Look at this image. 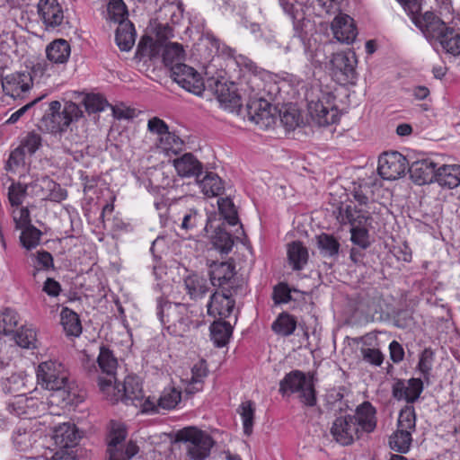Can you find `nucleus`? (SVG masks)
<instances>
[{
  "label": "nucleus",
  "mask_w": 460,
  "mask_h": 460,
  "mask_svg": "<svg viewBox=\"0 0 460 460\" xmlns=\"http://www.w3.org/2000/svg\"><path fill=\"white\" fill-rule=\"evenodd\" d=\"M269 84L261 75L251 74L242 86L246 100L248 119L261 128H268L275 123L272 111L275 110L267 100L270 95Z\"/></svg>",
  "instance_id": "1"
},
{
  "label": "nucleus",
  "mask_w": 460,
  "mask_h": 460,
  "mask_svg": "<svg viewBox=\"0 0 460 460\" xmlns=\"http://www.w3.org/2000/svg\"><path fill=\"white\" fill-rule=\"evenodd\" d=\"M376 427V410L365 402L356 409L355 415L337 417L331 427V435L341 446L351 445L363 432L370 433Z\"/></svg>",
  "instance_id": "2"
},
{
  "label": "nucleus",
  "mask_w": 460,
  "mask_h": 460,
  "mask_svg": "<svg viewBox=\"0 0 460 460\" xmlns=\"http://www.w3.org/2000/svg\"><path fill=\"white\" fill-rule=\"evenodd\" d=\"M37 384L45 390L53 392L52 397L59 396L66 405L77 403V390L69 380L66 367L57 360L40 363L36 369Z\"/></svg>",
  "instance_id": "3"
},
{
  "label": "nucleus",
  "mask_w": 460,
  "mask_h": 460,
  "mask_svg": "<svg viewBox=\"0 0 460 460\" xmlns=\"http://www.w3.org/2000/svg\"><path fill=\"white\" fill-rule=\"evenodd\" d=\"M157 315L163 326L173 336H183L192 323L187 305L172 303L163 298L157 300Z\"/></svg>",
  "instance_id": "4"
},
{
  "label": "nucleus",
  "mask_w": 460,
  "mask_h": 460,
  "mask_svg": "<svg viewBox=\"0 0 460 460\" xmlns=\"http://www.w3.org/2000/svg\"><path fill=\"white\" fill-rule=\"evenodd\" d=\"M279 392L283 397L296 394L305 406L312 407L316 403L314 382L301 370H292L286 374L279 382Z\"/></svg>",
  "instance_id": "5"
},
{
  "label": "nucleus",
  "mask_w": 460,
  "mask_h": 460,
  "mask_svg": "<svg viewBox=\"0 0 460 460\" xmlns=\"http://www.w3.org/2000/svg\"><path fill=\"white\" fill-rule=\"evenodd\" d=\"M399 3L427 40H436L447 28V24L433 12L426 11L421 13V4L419 0H401Z\"/></svg>",
  "instance_id": "6"
},
{
  "label": "nucleus",
  "mask_w": 460,
  "mask_h": 460,
  "mask_svg": "<svg viewBox=\"0 0 460 460\" xmlns=\"http://www.w3.org/2000/svg\"><path fill=\"white\" fill-rule=\"evenodd\" d=\"M176 441L186 445L187 456L191 460H205L215 444L212 437L197 427L183 428L176 433Z\"/></svg>",
  "instance_id": "7"
},
{
  "label": "nucleus",
  "mask_w": 460,
  "mask_h": 460,
  "mask_svg": "<svg viewBox=\"0 0 460 460\" xmlns=\"http://www.w3.org/2000/svg\"><path fill=\"white\" fill-rule=\"evenodd\" d=\"M115 387L116 390H110V396L107 394H103L107 400L112 403L122 401L126 404L132 403L137 405V402H141L144 398L141 383L136 376H127L123 385H121V388L119 385L116 384Z\"/></svg>",
  "instance_id": "8"
},
{
  "label": "nucleus",
  "mask_w": 460,
  "mask_h": 460,
  "mask_svg": "<svg viewBox=\"0 0 460 460\" xmlns=\"http://www.w3.org/2000/svg\"><path fill=\"white\" fill-rule=\"evenodd\" d=\"M97 362L102 372L107 375L106 378H99L100 390L110 396V390H116L115 375L118 367V359L109 348L102 346Z\"/></svg>",
  "instance_id": "9"
},
{
  "label": "nucleus",
  "mask_w": 460,
  "mask_h": 460,
  "mask_svg": "<svg viewBox=\"0 0 460 460\" xmlns=\"http://www.w3.org/2000/svg\"><path fill=\"white\" fill-rule=\"evenodd\" d=\"M171 76L181 87L196 95L201 94L204 90V82L199 73L185 64L173 66Z\"/></svg>",
  "instance_id": "10"
},
{
  "label": "nucleus",
  "mask_w": 460,
  "mask_h": 460,
  "mask_svg": "<svg viewBox=\"0 0 460 460\" xmlns=\"http://www.w3.org/2000/svg\"><path fill=\"white\" fill-rule=\"evenodd\" d=\"M208 86L214 91L218 102L226 109L234 110L242 105V96L238 93V88L234 83L215 78L208 79Z\"/></svg>",
  "instance_id": "11"
},
{
  "label": "nucleus",
  "mask_w": 460,
  "mask_h": 460,
  "mask_svg": "<svg viewBox=\"0 0 460 460\" xmlns=\"http://www.w3.org/2000/svg\"><path fill=\"white\" fill-rule=\"evenodd\" d=\"M334 97L327 95L317 102H311L308 105L313 119L319 126L334 124L339 119V111L335 107Z\"/></svg>",
  "instance_id": "12"
},
{
  "label": "nucleus",
  "mask_w": 460,
  "mask_h": 460,
  "mask_svg": "<svg viewBox=\"0 0 460 460\" xmlns=\"http://www.w3.org/2000/svg\"><path fill=\"white\" fill-rule=\"evenodd\" d=\"M235 293V290L230 292L225 290L214 292L210 296L207 305L208 314L219 320L230 317L235 305V301L232 297Z\"/></svg>",
  "instance_id": "13"
},
{
  "label": "nucleus",
  "mask_w": 460,
  "mask_h": 460,
  "mask_svg": "<svg viewBox=\"0 0 460 460\" xmlns=\"http://www.w3.org/2000/svg\"><path fill=\"white\" fill-rule=\"evenodd\" d=\"M405 157L398 152L385 153L378 160V173L388 181L402 177L406 170Z\"/></svg>",
  "instance_id": "14"
},
{
  "label": "nucleus",
  "mask_w": 460,
  "mask_h": 460,
  "mask_svg": "<svg viewBox=\"0 0 460 460\" xmlns=\"http://www.w3.org/2000/svg\"><path fill=\"white\" fill-rule=\"evenodd\" d=\"M210 282L226 292L237 290L234 267L229 262H214L209 270Z\"/></svg>",
  "instance_id": "15"
},
{
  "label": "nucleus",
  "mask_w": 460,
  "mask_h": 460,
  "mask_svg": "<svg viewBox=\"0 0 460 460\" xmlns=\"http://www.w3.org/2000/svg\"><path fill=\"white\" fill-rule=\"evenodd\" d=\"M33 84L31 73L27 71L15 72L2 79V89L4 94L13 98H21L29 92Z\"/></svg>",
  "instance_id": "16"
},
{
  "label": "nucleus",
  "mask_w": 460,
  "mask_h": 460,
  "mask_svg": "<svg viewBox=\"0 0 460 460\" xmlns=\"http://www.w3.org/2000/svg\"><path fill=\"white\" fill-rule=\"evenodd\" d=\"M46 410V404L32 397L18 395L8 403L7 411L16 416H25L29 419L36 418L41 411Z\"/></svg>",
  "instance_id": "17"
},
{
  "label": "nucleus",
  "mask_w": 460,
  "mask_h": 460,
  "mask_svg": "<svg viewBox=\"0 0 460 460\" xmlns=\"http://www.w3.org/2000/svg\"><path fill=\"white\" fill-rule=\"evenodd\" d=\"M438 164L431 158L414 161L409 166L410 177L418 185L435 182Z\"/></svg>",
  "instance_id": "18"
},
{
  "label": "nucleus",
  "mask_w": 460,
  "mask_h": 460,
  "mask_svg": "<svg viewBox=\"0 0 460 460\" xmlns=\"http://www.w3.org/2000/svg\"><path fill=\"white\" fill-rule=\"evenodd\" d=\"M82 116V111L77 104L72 102L65 103L61 112L46 114L45 119L49 120V127L53 132L64 131L73 120Z\"/></svg>",
  "instance_id": "19"
},
{
  "label": "nucleus",
  "mask_w": 460,
  "mask_h": 460,
  "mask_svg": "<svg viewBox=\"0 0 460 460\" xmlns=\"http://www.w3.org/2000/svg\"><path fill=\"white\" fill-rule=\"evenodd\" d=\"M38 13L48 29L60 26L64 21V10L58 0H40Z\"/></svg>",
  "instance_id": "20"
},
{
  "label": "nucleus",
  "mask_w": 460,
  "mask_h": 460,
  "mask_svg": "<svg viewBox=\"0 0 460 460\" xmlns=\"http://www.w3.org/2000/svg\"><path fill=\"white\" fill-rule=\"evenodd\" d=\"M331 28L334 38L341 43H352L358 34L353 19L343 13L338 14L333 19Z\"/></svg>",
  "instance_id": "21"
},
{
  "label": "nucleus",
  "mask_w": 460,
  "mask_h": 460,
  "mask_svg": "<svg viewBox=\"0 0 460 460\" xmlns=\"http://www.w3.org/2000/svg\"><path fill=\"white\" fill-rule=\"evenodd\" d=\"M42 432L32 430L23 426H18L13 432L12 442L14 447L22 452H28L33 448L41 447L39 440L41 438Z\"/></svg>",
  "instance_id": "22"
},
{
  "label": "nucleus",
  "mask_w": 460,
  "mask_h": 460,
  "mask_svg": "<svg viewBox=\"0 0 460 460\" xmlns=\"http://www.w3.org/2000/svg\"><path fill=\"white\" fill-rule=\"evenodd\" d=\"M334 74L340 73L344 76L343 80L349 82L356 77V54L352 51L339 52L333 54L331 59Z\"/></svg>",
  "instance_id": "23"
},
{
  "label": "nucleus",
  "mask_w": 460,
  "mask_h": 460,
  "mask_svg": "<svg viewBox=\"0 0 460 460\" xmlns=\"http://www.w3.org/2000/svg\"><path fill=\"white\" fill-rule=\"evenodd\" d=\"M173 166L179 176L186 178L196 177V180L203 170L202 164L191 153H186L181 157L174 159Z\"/></svg>",
  "instance_id": "24"
},
{
  "label": "nucleus",
  "mask_w": 460,
  "mask_h": 460,
  "mask_svg": "<svg viewBox=\"0 0 460 460\" xmlns=\"http://www.w3.org/2000/svg\"><path fill=\"white\" fill-rule=\"evenodd\" d=\"M51 438L55 445L63 449L75 445L78 435L74 424L64 422L53 429Z\"/></svg>",
  "instance_id": "25"
},
{
  "label": "nucleus",
  "mask_w": 460,
  "mask_h": 460,
  "mask_svg": "<svg viewBox=\"0 0 460 460\" xmlns=\"http://www.w3.org/2000/svg\"><path fill=\"white\" fill-rule=\"evenodd\" d=\"M435 182L439 186L454 189L460 185V165L443 164L437 169Z\"/></svg>",
  "instance_id": "26"
},
{
  "label": "nucleus",
  "mask_w": 460,
  "mask_h": 460,
  "mask_svg": "<svg viewBox=\"0 0 460 460\" xmlns=\"http://www.w3.org/2000/svg\"><path fill=\"white\" fill-rule=\"evenodd\" d=\"M70 53V45L67 40L63 39L53 40L46 49L48 59L54 64L66 63Z\"/></svg>",
  "instance_id": "27"
},
{
  "label": "nucleus",
  "mask_w": 460,
  "mask_h": 460,
  "mask_svg": "<svg viewBox=\"0 0 460 460\" xmlns=\"http://www.w3.org/2000/svg\"><path fill=\"white\" fill-rule=\"evenodd\" d=\"M196 181L201 192L208 198L217 197L225 190L222 179L212 172H207L201 180L197 179Z\"/></svg>",
  "instance_id": "28"
},
{
  "label": "nucleus",
  "mask_w": 460,
  "mask_h": 460,
  "mask_svg": "<svg viewBox=\"0 0 460 460\" xmlns=\"http://www.w3.org/2000/svg\"><path fill=\"white\" fill-rule=\"evenodd\" d=\"M187 294L193 300L201 299L209 290L208 280L198 274H191L184 279Z\"/></svg>",
  "instance_id": "29"
},
{
  "label": "nucleus",
  "mask_w": 460,
  "mask_h": 460,
  "mask_svg": "<svg viewBox=\"0 0 460 460\" xmlns=\"http://www.w3.org/2000/svg\"><path fill=\"white\" fill-rule=\"evenodd\" d=\"M136 39L135 28L129 21H119L116 30L115 40L122 51H128L134 45Z\"/></svg>",
  "instance_id": "30"
},
{
  "label": "nucleus",
  "mask_w": 460,
  "mask_h": 460,
  "mask_svg": "<svg viewBox=\"0 0 460 460\" xmlns=\"http://www.w3.org/2000/svg\"><path fill=\"white\" fill-rule=\"evenodd\" d=\"M288 258L294 270H300L307 263L308 251L301 242H293L288 246Z\"/></svg>",
  "instance_id": "31"
},
{
  "label": "nucleus",
  "mask_w": 460,
  "mask_h": 460,
  "mask_svg": "<svg viewBox=\"0 0 460 460\" xmlns=\"http://www.w3.org/2000/svg\"><path fill=\"white\" fill-rule=\"evenodd\" d=\"M233 327L230 323L217 320L210 326L211 340L217 347H224L229 341L232 335Z\"/></svg>",
  "instance_id": "32"
},
{
  "label": "nucleus",
  "mask_w": 460,
  "mask_h": 460,
  "mask_svg": "<svg viewBox=\"0 0 460 460\" xmlns=\"http://www.w3.org/2000/svg\"><path fill=\"white\" fill-rule=\"evenodd\" d=\"M337 218L341 224H349L351 227H354V226H365L367 223L369 217L363 214L361 210H358L356 208L346 206L344 209L340 208Z\"/></svg>",
  "instance_id": "33"
},
{
  "label": "nucleus",
  "mask_w": 460,
  "mask_h": 460,
  "mask_svg": "<svg viewBox=\"0 0 460 460\" xmlns=\"http://www.w3.org/2000/svg\"><path fill=\"white\" fill-rule=\"evenodd\" d=\"M435 41L438 42L447 53L454 56L460 54V35L454 29L447 27Z\"/></svg>",
  "instance_id": "34"
},
{
  "label": "nucleus",
  "mask_w": 460,
  "mask_h": 460,
  "mask_svg": "<svg viewBox=\"0 0 460 460\" xmlns=\"http://www.w3.org/2000/svg\"><path fill=\"white\" fill-rule=\"evenodd\" d=\"M60 323L67 335L79 336L82 332V326L76 313L67 307L62 309Z\"/></svg>",
  "instance_id": "35"
},
{
  "label": "nucleus",
  "mask_w": 460,
  "mask_h": 460,
  "mask_svg": "<svg viewBox=\"0 0 460 460\" xmlns=\"http://www.w3.org/2000/svg\"><path fill=\"white\" fill-rule=\"evenodd\" d=\"M126 437L127 430L125 426L122 423L111 421L108 440V454L115 453L116 455H119V448Z\"/></svg>",
  "instance_id": "36"
},
{
  "label": "nucleus",
  "mask_w": 460,
  "mask_h": 460,
  "mask_svg": "<svg viewBox=\"0 0 460 460\" xmlns=\"http://www.w3.org/2000/svg\"><path fill=\"white\" fill-rule=\"evenodd\" d=\"M184 58V50L181 44L176 42L167 43L163 51V61L165 66L172 68L178 64H183L181 60Z\"/></svg>",
  "instance_id": "37"
},
{
  "label": "nucleus",
  "mask_w": 460,
  "mask_h": 460,
  "mask_svg": "<svg viewBox=\"0 0 460 460\" xmlns=\"http://www.w3.org/2000/svg\"><path fill=\"white\" fill-rule=\"evenodd\" d=\"M272 331L281 336L293 334L296 328V320L288 313L280 314L272 323Z\"/></svg>",
  "instance_id": "38"
},
{
  "label": "nucleus",
  "mask_w": 460,
  "mask_h": 460,
  "mask_svg": "<svg viewBox=\"0 0 460 460\" xmlns=\"http://www.w3.org/2000/svg\"><path fill=\"white\" fill-rule=\"evenodd\" d=\"M179 226L185 232L191 231L201 225L204 221L203 216L195 208H187L180 215Z\"/></svg>",
  "instance_id": "39"
},
{
  "label": "nucleus",
  "mask_w": 460,
  "mask_h": 460,
  "mask_svg": "<svg viewBox=\"0 0 460 460\" xmlns=\"http://www.w3.org/2000/svg\"><path fill=\"white\" fill-rule=\"evenodd\" d=\"M411 434L412 432L411 431L397 429L390 438L389 443L391 448L401 454L407 453L410 450L412 442Z\"/></svg>",
  "instance_id": "40"
},
{
  "label": "nucleus",
  "mask_w": 460,
  "mask_h": 460,
  "mask_svg": "<svg viewBox=\"0 0 460 460\" xmlns=\"http://www.w3.org/2000/svg\"><path fill=\"white\" fill-rule=\"evenodd\" d=\"M237 411L239 412L243 427V432L245 435L250 436L252 433V428L254 423L255 415V404L252 401L243 402Z\"/></svg>",
  "instance_id": "41"
},
{
  "label": "nucleus",
  "mask_w": 460,
  "mask_h": 460,
  "mask_svg": "<svg viewBox=\"0 0 460 460\" xmlns=\"http://www.w3.org/2000/svg\"><path fill=\"white\" fill-rule=\"evenodd\" d=\"M19 323L18 314L12 309H4L0 312V334L8 335L13 333Z\"/></svg>",
  "instance_id": "42"
},
{
  "label": "nucleus",
  "mask_w": 460,
  "mask_h": 460,
  "mask_svg": "<svg viewBox=\"0 0 460 460\" xmlns=\"http://www.w3.org/2000/svg\"><path fill=\"white\" fill-rule=\"evenodd\" d=\"M317 245L323 256L337 255L340 249V243L331 234H321L317 236Z\"/></svg>",
  "instance_id": "43"
},
{
  "label": "nucleus",
  "mask_w": 460,
  "mask_h": 460,
  "mask_svg": "<svg viewBox=\"0 0 460 460\" xmlns=\"http://www.w3.org/2000/svg\"><path fill=\"white\" fill-rule=\"evenodd\" d=\"M434 359L435 353L430 348L424 349L420 355L417 368L427 383L429 381Z\"/></svg>",
  "instance_id": "44"
},
{
  "label": "nucleus",
  "mask_w": 460,
  "mask_h": 460,
  "mask_svg": "<svg viewBox=\"0 0 460 460\" xmlns=\"http://www.w3.org/2000/svg\"><path fill=\"white\" fill-rule=\"evenodd\" d=\"M212 243L219 252L228 253L233 248L234 240L229 233L221 227H217L212 236Z\"/></svg>",
  "instance_id": "45"
},
{
  "label": "nucleus",
  "mask_w": 460,
  "mask_h": 460,
  "mask_svg": "<svg viewBox=\"0 0 460 460\" xmlns=\"http://www.w3.org/2000/svg\"><path fill=\"white\" fill-rule=\"evenodd\" d=\"M220 215L231 226L239 223L237 209L229 198L219 199L217 201Z\"/></svg>",
  "instance_id": "46"
},
{
  "label": "nucleus",
  "mask_w": 460,
  "mask_h": 460,
  "mask_svg": "<svg viewBox=\"0 0 460 460\" xmlns=\"http://www.w3.org/2000/svg\"><path fill=\"white\" fill-rule=\"evenodd\" d=\"M208 376V367L206 361L200 360L196 363L191 368V378H190V387L189 388L190 392H198L202 389V384L204 378Z\"/></svg>",
  "instance_id": "47"
},
{
  "label": "nucleus",
  "mask_w": 460,
  "mask_h": 460,
  "mask_svg": "<svg viewBox=\"0 0 460 460\" xmlns=\"http://www.w3.org/2000/svg\"><path fill=\"white\" fill-rule=\"evenodd\" d=\"M159 49L160 45L157 41H155L152 37L144 36L137 45V56L140 58H153L158 54Z\"/></svg>",
  "instance_id": "48"
},
{
  "label": "nucleus",
  "mask_w": 460,
  "mask_h": 460,
  "mask_svg": "<svg viewBox=\"0 0 460 460\" xmlns=\"http://www.w3.org/2000/svg\"><path fill=\"white\" fill-rule=\"evenodd\" d=\"M397 429L414 432L416 429V414L413 406H405L398 417Z\"/></svg>",
  "instance_id": "49"
},
{
  "label": "nucleus",
  "mask_w": 460,
  "mask_h": 460,
  "mask_svg": "<svg viewBox=\"0 0 460 460\" xmlns=\"http://www.w3.org/2000/svg\"><path fill=\"white\" fill-rule=\"evenodd\" d=\"M28 190H31V193L34 197L40 198L41 199H47L49 189L51 186H55V181L49 177L44 176L36 179L32 182L27 184Z\"/></svg>",
  "instance_id": "50"
},
{
  "label": "nucleus",
  "mask_w": 460,
  "mask_h": 460,
  "mask_svg": "<svg viewBox=\"0 0 460 460\" xmlns=\"http://www.w3.org/2000/svg\"><path fill=\"white\" fill-rule=\"evenodd\" d=\"M183 141L169 130L161 138H158V147L164 152L177 154L181 150Z\"/></svg>",
  "instance_id": "51"
},
{
  "label": "nucleus",
  "mask_w": 460,
  "mask_h": 460,
  "mask_svg": "<svg viewBox=\"0 0 460 460\" xmlns=\"http://www.w3.org/2000/svg\"><path fill=\"white\" fill-rule=\"evenodd\" d=\"M27 184H22L21 182H13L8 187L7 192V198L10 205L13 208L20 207L27 195Z\"/></svg>",
  "instance_id": "52"
},
{
  "label": "nucleus",
  "mask_w": 460,
  "mask_h": 460,
  "mask_svg": "<svg viewBox=\"0 0 460 460\" xmlns=\"http://www.w3.org/2000/svg\"><path fill=\"white\" fill-rule=\"evenodd\" d=\"M20 241L22 245L27 249L31 250L37 247L40 241L41 232L34 226H30L22 228Z\"/></svg>",
  "instance_id": "53"
},
{
  "label": "nucleus",
  "mask_w": 460,
  "mask_h": 460,
  "mask_svg": "<svg viewBox=\"0 0 460 460\" xmlns=\"http://www.w3.org/2000/svg\"><path fill=\"white\" fill-rule=\"evenodd\" d=\"M181 392L175 388L164 389L157 400V406L164 410L173 409L180 402Z\"/></svg>",
  "instance_id": "54"
},
{
  "label": "nucleus",
  "mask_w": 460,
  "mask_h": 460,
  "mask_svg": "<svg viewBox=\"0 0 460 460\" xmlns=\"http://www.w3.org/2000/svg\"><path fill=\"white\" fill-rule=\"evenodd\" d=\"M83 103L88 113L101 112L108 106V102L103 96L96 93L84 95Z\"/></svg>",
  "instance_id": "55"
},
{
  "label": "nucleus",
  "mask_w": 460,
  "mask_h": 460,
  "mask_svg": "<svg viewBox=\"0 0 460 460\" xmlns=\"http://www.w3.org/2000/svg\"><path fill=\"white\" fill-rule=\"evenodd\" d=\"M16 343L24 349H33L36 347V332L30 328H22L15 335Z\"/></svg>",
  "instance_id": "56"
},
{
  "label": "nucleus",
  "mask_w": 460,
  "mask_h": 460,
  "mask_svg": "<svg viewBox=\"0 0 460 460\" xmlns=\"http://www.w3.org/2000/svg\"><path fill=\"white\" fill-rule=\"evenodd\" d=\"M350 240L355 245H358L362 249H367V247H369V234L368 231L364 227V226H354V227H351L350 229Z\"/></svg>",
  "instance_id": "57"
},
{
  "label": "nucleus",
  "mask_w": 460,
  "mask_h": 460,
  "mask_svg": "<svg viewBox=\"0 0 460 460\" xmlns=\"http://www.w3.org/2000/svg\"><path fill=\"white\" fill-rule=\"evenodd\" d=\"M41 146V137L39 134L29 133L19 146L20 148L29 155H33Z\"/></svg>",
  "instance_id": "58"
},
{
  "label": "nucleus",
  "mask_w": 460,
  "mask_h": 460,
  "mask_svg": "<svg viewBox=\"0 0 460 460\" xmlns=\"http://www.w3.org/2000/svg\"><path fill=\"white\" fill-rule=\"evenodd\" d=\"M83 144V137L70 132L68 136H66L62 141V148L66 153L69 155H75L80 151L79 146H81Z\"/></svg>",
  "instance_id": "59"
},
{
  "label": "nucleus",
  "mask_w": 460,
  "mask_h": 460,
  "mask_svg": "<svg viewBox=\"0 0 460 460\" xmlns=\"http://www.w3.org/2000/svg\"><path fill=\"white\" fill-rule=\"evenodd\" d=\"M13 218L15 227L22 229L31 225V213L27 207H18L13 211Z\"/></svg>",
  "instance_id": "60"
},
{
  "label": "nucleus",
  "mask_w": 460,
  "mask_h": 460,
  "mask_svg": "<svg viewBox=\"0 0 460 460\" xmlns=\"http://www.w3.org/2000/svg\"><path fill=\"white\" fill-rule=\"evenodd\" d=\"M423 391V382L420 378H411L406 385L407 402L417 401Z\"/></svg>",
  "instance_id": "61"
},
{
  "label": "nucleus",
  "mask_w": 460,
  "mask_h": 460,
  "mask_svg": "<svg viewBox=\"0 0 460 460\" xmlns=\"http://www.w3.org/2000/svg\"><path fill=\"white\" fill-rule=\"evenodd\" d=\"M282 125L288 129H295L300 123V115L296 110H286L279 114Z\"/></svg>",
  "instance_id": "62"
},
{
  "label": "nucleus",
  "mask_w": 460,
  "mask_h": 460,
  "mask_svg": "<svg viewBox=\"0 0 460 460\" xmlns=\"http://www.w3.org/2000/svg\"><path fill=\"white\" fill-rule=\"evenodd\" d=\"M360 353L364 361L379 367L384 361V355L378 349L361 348Z\"/></svg>",
  "instance_id": "63"
},
{
  "label": "nucleus",
  "mask_w": 460,
  "mask_h": 460,
  "mask_svg": "<svg viewBox=\"0 0 460 460\" xmlns=\"http://www.w3.org/2000/svg\"><path fill=\"white\" fill-rule=\"evenodd\" d=\"M25 153L19 146L11 152L5 164L6 171H14L15 168L24 164Z\"/></svg>",
  "instance_id": "64"
}]
</instances>
